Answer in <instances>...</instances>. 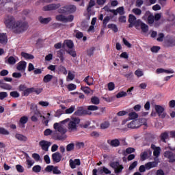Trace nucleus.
<instances>
[{
    "instance_id": "1",
    "label": "nucleus",
    "mask_w": 175,
    "mask_h": 175,
    "mask_svg": "<svg viewBox=\"0 0 175 175\" xmlns=\"http://www.w3.org/2000/svg\"><path fill=\"white\" fill-rule=\"evenodd\" d=\"M5 27L12 29V32H14V33L20 34L28 29V23L23 21H15V18H13V16H7Z\"/></svg>"
},
{
    "instance_id": "2",
    "label": "nucleus",
    "mask_w": 175,
    "mask_h": 175,
    "mask_svg": "<svg viewBox=\"0 0 175 175\" xmlns=\"http://www.w3.org/2000/svg\"><path fill=\"white\" fill-rule=\"evenodd\" d=\"M53 129L55 131L50 130V129H45L43 131V135L44 136H50L52 135V139L53 140L62 141L66 138L65 133H66V129L63 128L62 125H59L58 123L53 124Z\"/></svg>"
},
{
    "instance_id": "3",
    "label": "nucleus",
    "mask_w": 175,
    "mask_h": 175,
    "mask_svg": "<svg viewBox=\"0 0 175 175\" xmlns=\"http://www.w3.org/2000/svg\"><path fill=\"white\" fill-rule=\"evenodd\" d=\"M77 11V7L73 5H68L58 9V13L68 14L75 13Z\"/></svg>"
},
{
    "instance_id": "4",
    "label": "nucleus",
    "mask_w": 175,
    "mask_h": 175,
    "mask_svg": "<svg viewBox=\"0 0 175 175\" xmlns=\"http://www.w3.org/2000/svg\"><path fill=\"white\" fill-rule=\"evenodd\" d=\"M73 15H68V16H66L63 14H58L55 16V20H57V21L62 22L63 23H71L73 21Z\"/></svg>"
},
{
    "instance_id": "5",
    "label": "nucleus",
    "mask_w": 175,
    "mask_h": 175,
    "mask_svg": "<svg viewBox=\"0 0 175 175\" xmlns=\"http://www.w3.org/2000/svg\"><path fill=\"white\" fill-rule=\"evenodd\" d=\"M78 124H80V119L78 118H75L72 119V120H70V122H68V131H77V125H78Z\"/></svg>"
},
{
    "instance_id": "6",
    "label": "nucleus",
    "mask_w": 175,
    "mask_h": 175,
    "mask_svg": "<svg viewBox=\"0 0 175 175\" xmlns=\"http://www.w3.org/2000/svg\"><path fill=\"white\" fill-rule=\"evenodd\" d=\"M154 111L158 114L159 118L164 119L166 118V113H164V108L159 105H154Z\"/></svg>"
},
{
    "instance_id": "7",
    "label": "nucleus",
    "mask_w": 175,
    "mask_h": 175,
    "mask_svg": "<svg viewBox=\"0 0 175 175\" xmlns=\"http://www.w3.org/2000/svg\"><path fill=\"white\" fill-rule=\"evenodd\" d=\"M163 156L165 158L167 159V162L170 163H175V153L171 151H165V153H163Z\"/></svg>"
},
{
    "instance_id": "8",
    "label": "nucleus",
    "mask_w": 175,
    "mask_h": 175,
    "mask_svg": "<svg viewBox=\"0 0 175 175\" xmlns=\"http://www.w3.org/2000/svg\"><path fill=\"white\" fill-rule=\"evenodd\" d=\"M45 172L48 173L52 172L54 175H59L62 174V172L58 170V167L53 165H46Z\"/></svg>"
},
{
    "instance_id": "9",
    "label": "nucleus",
    "mask_w": 175,
    "mask_h": 175,
    "mask_svg": "<svg viewBox=\"0 0 175 175\" xmlns=\"http://www.w3.org/2000/svg\"><path fill=\"white\" fill-rule=\"evenodd\" d=\"M74 115L77 116H89L92 115V112H89L88 110L83 109V107H78V108H77V111L74 113Z\"/></svg>"
},
{
    "instance_id": "10",
    "label": "nucleus",
    "mask_w": 175,
    "mask_h": 175,
    "mask_svg": "<svg viewBox=\"0 0 175 175\" xmlns=\"http://www.w3.org/2000/svg\"><path fill=\"white\" fill-rule=\"evenodd\" d=\"M151 150L146 149L144 150V151L142 152V153L139 154V160L142 161H146L150 157H151Z\"/></svg>"
},
{
    "instance_id": "11",
    "label": "nucleus",
    "mask_w": 175,
    "mask_h": 175,
    "mask_svg": "<svg viewBox=\"0 0 175 175\" xmlns=\"http://www.w3.org/2000/svg\"><path fill=\"white\" fill-rule=\"evenodd\" d=\"M62 5L59 3L57 4H49L45 6H43V11L48 12V11H53V10H57L59 7Z\"/></svg>"
},
{
    "instance_id": "12",
    "label": "nucleus",
    "mask_w": 175,
    "mask_h": 175,
    "mask_svg": "<svg viewBox=\"0 0 175 175\" xmlns=\"http://www.w3.org/2000/svg\"><path fill=\"white\" fill-rule=\"evenodd\" d=\"M92 173L93 175H97L96 173H99L100 174L103 173H105V174H111V171H109V170L105 167H101L98 168V170L93 169Z\"/></svg>"
},
{
    "instance_id": "13",
    "label": "nucleus",
    "mask_w": 175,
    "mask_h": 175,
    "mask_svg": "<svg viewBox=\"0 0 175 175\" xmlns=\"http://www.w3.org/2000/svg\"><path fill=\"white\" fill-rule=\"evenodd\" d=\"M38 146H40V148H42V150L47 152L49 151V148L51 146V142L42 140L38 143Z\"/></svg>"
},
{
    "instance_id": "14",
    "label": "nucleus",
    "mask_w": 175,
    "mask_h": 175,
    "mask_svg": "<svg viewBox=\"0 0 175 175\" xmlns=\"http://www.w3.org/2000/svg\"><path fill=\"white\" fill-rule=\"evenodd\" d=\"M165 46L166 47H174L175 46V38L169 37L165 40Z\"/></svg>"
},
{
    "instance_id": "15",
    "label": "nucleus",
    "mask_w": 175,
    "mask_h": 175,
    "mask_svg": "<svg viewBox=\"0 0 175 175\" xmlns=\"http://www.w3.org/2000/svg\"><path fill=\"white\" fill-rule=\"evenodd\" d=\"M144 126L143 124L136 123V121H131L130 123H128L127 127L130 129H139V126Z\"/></svg>"
},
{
    "instance_id": "16",
    "label": "nucleus",
    "mask_w": 175,
    "mask_h": 175,
    "mask_svg": "<svg viewBox=\"0 0 175 175\" xmlns=\"http://www.w3.org/2000/svg\"><path fill=\"white\" fill-rule=\"evenodd\" d=\"M52 161H53L55 163H59V161H62V154L58 152L52 154Z\"/></svg>"
},
{
    "instance_id": "17",
    "label": "nucleus",
    "mask_w": 175,
    "mask_h": 175,
    "mask_svg": "<svg viewBox=\"0 0 175 175\" xmlns=\"http://www.w3.org/2000/svg\"><path fill=\"white\" fill-rule=\"evenodd\" d=\"M69 163L70 167L72 169L77 168V166H80L81 165L80 159H75V160L70 159Z\"/></svg>"
},
{
    "instance_id": "18",
    "label": "nucleus",
    "mask_w": 175,
    "mask_h": 175,
    "mask_svg": "<svg viewBox=\"0 0 175 175\" xmlns=\"http://www.w3.org/2000/svg\"><path fill=\"white\" fill-rule=\"evenodd\" d=\"M144 18H146L148 19V24L149 25H152V23H154L156 21V18H152V15L150 14V12H146V13H144Z\"/></svg>"
},
{
    "instance_id": "19",
    "label": "nucleus",
    "mask_w": 175,
    "mask_h": 175,
    "mask_svg": "<svg viewBox=\"0 0 175 175\" xmlns=\"http://www.w3.org/2000/svg\"><path fill=\"white\" fill-rule=\"evenodd\" d=\"M151 150H153V156H154V157H159L161 148L157 147L154 144H151Z\"/></svg>"
},
{
    "instance_id": "20",
    "label": "nucleus",
    "mask_w": 175,
    "mask_h": 175,
    "mask_svg": "<svg viewBox=\"0 0 175 175\" xmlns=\"http://www.w3.org/2000/svg\"><path fill=\"white\" fill-rule=\"evenodd\" d=\"M136 26H139L143 33L148 32V25L146 24H144V23L142 22L140 20H138V22H137Z\"/></svg>"
},
{
    "instance_id": "21",
    "label": "nucleus",
    "mask_w": 175,
    "mask_h": 175,
    "mask_svg": "<svg viewBox=\"0 0 175 175\" xmlns=\"http://www.w3.org/2000/svg\"><path fill=\"white\" fill-rule=\"evenodd\" d=\"M107 143L109 144V146L113 148L120 146V140L118 139H111V140L108 139L107 141Z\"/></svg>"
},
{
    "instance_id": "22",
    "label": "nucleus",
    "mask_w": 175,
    "mask_h": 175,
    "mask_svg": "<svg viewBox=\"0 0 175 175\" xmlns=\"http://www.w3.org/2000/svg\"><path fill=\"white\" fill-rule=\"evenodd\" d=\"M27 68V62H19L18 64H17V70L18 71H25V69Z\"/></svg>"
},
{
    "instance_id": "23",
    "label": "nucleus",
    "mask_w": 175,
    "mask_h": 175,
    "mask_svg": "<svg viewBox=\"0 0 175 175\" xmlns=\"http://www.w3.org/2000/svg\"><path fill=\"white\" fill-rule=\"evenodd\" d=\"M36 117L42 118H43V120L46 119L45 116H42V113H40V111H36L35 116H31V118H30V120H31V122H36V121H38V119L36 118Z\"/></svg>"
},
{
    "instance_id": "24",
    "label": "nucleus",
    "mask_w": 175,
    "mask_h": 175,
    "mask_svg": "<svg viewBox=\"0 0 175 175\" xmlns=\"http://www.w3.org/2000/svg\"><path fill=\"white\" fill-rule=\"evenodd\" d=\"M0 88L5 90H12V85L8 83H5L3 81L0 80Z\"/></svg>"
},
{
    "instance_id": "25",
    "label": "nucleus",
    "mask_w": 175,
    "mask_h": 175,
    "mask_svg": "<svg viewBox=\"0 0 175 175\" xmlns=\"http://www.w3.org/2000/svg\"><path fill=\"white\" fill-rule=\"evenodd\" d=\"M98 19L103 21V26H106L109 22V20H111V17L105 16V18H103V14H100Z\"/></svg>"
},
{
    "instance_id": "26",
    "label": "nucleus",
    "mask_w": 175,
    "mask_h": 175,
    "mask_svg": "<svg viewBox=\"0 0 175 175\" xmlns=\"http://www.w3.org/2000/svg\"><path fill=\"white\" fill-rule=\"evenodd\" d=\"M63 46H66V48L72 49L74 47L73 41L70 40H65V41H63Z\"/></svg>"
},
{
    "instance_id": "27",
    "label": "nucleus",
    "mask_w": 175,
    "mask_h": 175,
    "mask_svg": "<svg viewBox=\"0 0 175 175\" xmlns=\"http://www.w3.org/2000/svg\"><path fill=\"white\" fill-rule=\"evenodd\" d=\"M15 139H17V140L23 142H27V137L25 135L19 134V133L15 134Z\"/></svg>"
},
{
    "instance_id": "28",
    "label": "nucleus",
    "mask_w": 175,
    "mask_h": 175,
    "mask_svg": "<svg viewBox=\"0 0 175 175\" xmlns=\"http://www.w3.org/2000/svg\"><path fill=\"white\" fill-rule=\"evenodd\" d=\"M38 21H40V23H42L43 25H46L51 21V18H42V16H40L38 18Z\"/></svg>"
},
{
    "instance_id": "29",
    "label": "nucleus",
    "mask_w": 175,
    "mask_h": 175,
    "mask_svg": "<svg viewBox=\"0 0 175 175\" xmlns=\"http://www.w3.org/2000/svg\"><path fill=\"white\" fill-rule=\"evenodd\" d=\"M7 34L0 33V44L3 45L7 44Z\"/></svg>"
},
{
    "instance_id": "30",
    "label": "nucleus",
    "mask_w": 175,
    "mask_h": 175,
    "mask_svg": "<svg viewBox=\"0 0 175 175\" xmlns=\"http://www.w3.org/2000/svg\"><path fill=\"white\" fill-rule=\"evenodd\" d=\"M20 92H23L22 93V95L23 96H28V95H29L30 94L33 93V88H30L25 90H20Z\"/></svg>"
},
{
    "instance_id": "31",
    "label": "nucleus",
    "mask_w": 175,
    "mask_h": 175,
    "mask_svg": "<svg viewBox=\"0 0 175 175\" xmlns=\"http://www.w3.org/2000/svg\"><path fill=\"white\" fill-rule=\"evenodd\" d=\"M83 82H85L88 86L93 85V78L90 77V76H86L85 79H83Z\"/></svg>"
},
{
    "instance_id": "32",
    "label": "nucleus",
    "mask_w": 175,
    "mask_h": 175,
    "mask_svg": "<svg viewBox=\"0 0 175 175\" xmlns=\"http://www.w3.org/2000/svg\"><path fill=\"white\" fill-rule=\"evenodd\" d=\"M21 56H22V57L25 58V59L30 60V59H34L33 55H31V54L27 53L25 52H22Z\"/></svg>"
},
{
    "instance_id": "33",
    "label": "nucleus",
    "mask_w": 175,
    "mask_h": 175,
    "mask_svg": "<svg viewBox=\"0 0 175 175\" xmlns=\"http://www.w3.org/2000/svg\"><path fill=\"white\" fill-rule=\"evenodd\" d=\"M53 79V76L48 74L44 77H43V83H49L50 81H51V79Z\"/></svg>"
},
{
    "instance_id": "34",
    "label": "nucleus",
    "mask_w": 175,
    "mask_h": 175,
    "mask_svg": "<svg viewBox=\"0 0 175 175\" xmlns=\"http://www.w3.org/2000/svg\"><path fill=\"white\" fill-rule=\"evenodd\" d=\"M104 27H108V29H111L113 32H118V27H116V25L114 24H108L107 26L103 25Z\"/></svg>"
},
{
    "instance_id": "35",
    "label": "nucleus",
    "mask_w": 175,
    "mask_h": 175,
    "mask_svg": "<svg viewBox=\"0 0 175 175\" xmlns=\"http://www.w3.org/2000/svg\"><path fill=\"white\" fill-rule=\"evenodd\" d=\"M143 167H146V170H150L152 167H156V165H154V162H148L146 164H144Z\"/></svg>"
},
{
    "instance_id": "36",
    "label": "nucleus",
    "mask_w": 175,
    "mask_h": 175,
    "mask_svg": "<svg viewBox=\"0 0 175 175\" xmlns=\"http://www.w3.org/2000/svg\"><path fill=\"white\" fill-rule=\"evenodd\" d=\"M131 122H136L137 124H144V126L147 125L146 119H144V118H139L138 120H132Z\"/></svg>"
},
{
    "instance_id": "37",
    "label": "nucleus",
    "mask_w": 175,
    "mask_h": 175,
    "mask_svg": "<svg viewBox=\"0 0 175 175\" xmlns=\"http://www.w3.org/2000/svg\"><path fill=\"white\" fill-rule=\"evenodd\" d=\"M136 22H137V21H136V16H135V15H133V14L129 15L128 23H136Z\"/></svg>"
},
{
    "instance_id": "38",
    "label": "nucleus",
    "mask_w": 175,
    "mask_h": 175,
    "mask_svg": "<svg viewBox=\"0 0 175 175\" xmlns=\"http://www.w3.org/2000/svg\"><path fill=\"white\" fill-rule=\"evenodd\" d=\"M73 146L76 147L77 150L85 148V144L83 142H77V144H73Z\"/></svg>"
},
{
    "instance_id": "39",
    "label": "nucleus",
    "mask_w": 175,
    "mask_h": 175,
    "mask_svg": "<svg viewBox=\"0 0 175 175\" xmlns=\"http://www.w3.org/2000/svg\"><path fill=\"white\" fill-rule=\"evenodd\" d=\"M7 62L8 63V65H15V63H16V60L15 59V57L10 56L8 57Z\"/></svg>"
},
{
    "instance_id": "40",
    "label": "nucleus",
    "mask_w": 175,
    "mask_h": 175,
    "mask_svg": "<svg viewBox=\"0 0 175 175\" xmlns=\"http://www.w3.org/2000/svg\"><path fill=\"white\" fill-rule=\"evenodd\" d=\"M109 167L111 168H116L120 167H123V165H120V163L118 161L109 163Z\"/></svg>"
},
{
    "instance_id": "41",
    "label": "nucleus",
    "mask_w": 175,
    "mask_h": 175,
    "mask_svg": "<svg viewBox=\"0 0 175 175\" xmlns=\"http://www.w3.org/2000/svg\"><path fill=\"white\" fill-rule=\"evenodd\" d=\"M92 104L97 105L100 104V98H98L96 96L92 97L91 99Z\"/></svg>"
},
{
    "instance_id": "42",
    "label": "nucleus",
    "mask_w": 175,
    "mask_h": 175,
    "mask_svg": "<svg viewBox=\"0 0 175 175\" xmlns=\"http://www.w3.org/2000/svg\"><path fill=\"white\" fill-rule=\"evenodd\" d=\"M94 52V47H90V49H86V55L88 57H92Z\"/></svg>"
},
{
    "instance_id": "43",
    "label": "nucleus",
    "mask_w": 175,
    "mask_h": 175,
    "mask_svg": "<svg viewBox=\"0 0 175 175\" xmlns=\"http://www.w3.org/2000/svg\"><path fill=\"white\" fill-rule=\"evenodd\" d=\"M57 57L60 58V62H62L65 60V58L63 57V50L57 51Z\"/></svg>"
},
{
    "instance_id": "44",
    "label": "nucleus",
    "mask_w": 175,
    "mask_h": 175,
    "mask_svg": "<svg viewBox=\"0 0 175 175\" xmlns=\"http://www.w3.org/2000/svg\"><path fill=\"white\" fill-rule=\"evenodd\" d=\"M159 137L161 139V142H163V143H166V139H167V133L165 132L161 133V135H160Z\"/></svg>"
},
{
    "instance_id": "45",
    "label": "nucleus",
    "mask_w": 175,
    "mask_h": 175,
    "mask_svg": "<svg viewBox=\"0 0 175 175\" xmlns=\"http://www.w3.org/2000/svg\"><path fill=\"white\" fill-rule=\"evenodd\" d=\"M28 122V118L27 116H22V118H20V124L24 125L25 124H27V122Z\"/></svg>"
},
{
    "instance_id": "46",
    "label": "nucleus",
    "mask_w": 175,
    "mask_h": 175,
    "mask_svg": "<svg viewBox=\"0 0 175 175\" xmlns=\"http://www.w3.org/2000/svg\"><path fill=\"white\" fill-rule=\"evenodd\" d=\"M128 117L130 118V120L137 119V113H136V112H130L128 113Z\"/></svg>"
},
{
    "instance_id": "47",
    "label": "nucleus",
    "mask_w": 175,
    "mask_h": 175,
    "mask_svg": "<svg viewBox=\"0 0 175 175\" xmlns=\"http://www.w3.org/2000/svg\"><path fill=\"white\" fill-rule=\"evenodd\" d=\"M66 53H68V55H70V56H72V57L73 58L77 57V52L75 51V50L73 49L66 51Z\"/></svg>"
},
{
    "instance_id": "48",
    "label": "nucleus",
    "mask_w": 175,
    "mask_h": 175,
    "mask_svg": "<svg viewBox=\"0 0 175 175\" xmlns=\"http://www.w3.org/2000/svg\"><path fill=\"white\" fill-rule=\"evenodd\" d=\"M58 72H60L63 75L68 74V72H66V68L63 66H58Z\"/></svg>"
},
{
    "instance_id": "49",
    "label": "nucleus",
    "mask_w": 175,
    "mask_h": 175,
    "mask_svg": "<svg viewBox=\"0 0 175 175\" xmlns=\"http://www.w3.org/2000/svg\"><path fill=\"white\" fill-rule=\"evenodd\" d=\"M108 127H109V122L108 121H105L100 125L101 129H108Z\"/></svg>"
},
{
    "instance_id": "50",
    "label": "nucleus",
    "mask_w": 175,
    "mask_h": 175,
    "mask_svg": "<svg viewBox=\"0 0 175 175\" xmlns=\"http://www.w3.org/2000/svg\"><path fill=\"white\" fill-rule=\"evenodd\" d=\"M66 89H68V91H73L77 89V85L73 83H70L68 85H66Z\"/></svg>"
},
{
    "instance_id": "51",
    "label": "nucleus",
    "mask_w": 175,
    "mask_h": 175,
    "mask_svg": "<svg viewBox=\"0 0 175 175\" xmlns=\"http://www.w3.org/2000/svg\"><path fill=\"white\" fill-rule=\"evenodd\" d=\"M128 94V93L122 91L118 92V94H116V98H123L124 96H126V95Z\"/></svg>"
},
{
    "instance_id": "52",
    "label": "nucleus",
    "mask_w": 175,
    "mask_h": 175,
    "mask_svg": "<svg viewBox=\"0 0 175 175\" xmlns=\"http://www.w3.org/2000/svg\"><path fill=\"white\" fill-rule=\"evenodd\" d=\"M73 111H75V106L74 105L70 107V108H68V109H66V110H65V114H71L73 113Z\"/></svg>"
},
{
    "instance_id": "53",
    "label": "nucleus",
    "mask_w": 175,
    "mask_h": 175,
    "mask_svg": "<svg viewBox=\"0 0 175 175\" xmlns=\"http://www.w3.org/2000/svg\"><path fill=\"white\" fill-rule=\"evenodd\" d=\"M41 170H42V167H40V165H35L33 166V167H31V171H33L35 173H38Z\"/></svg>"
},
{
    "instance_id": "54",
    "label": "nucleus",
    "mask_w": 175,
    "mask_h": 175,
    "mask_svg": "<svg viewBox=\"0 0 175 175\" xmlns=\"http://www.w3.org/2000/svg\"><path fill=\"white\" fill-rule=\"evenodd\" d=\"M10 97L17 98L20 97V94L16 91L10 92Z\"/></svg>"
},
{
    "instance_id": "55",
    "label": "nucleus",
    "mask_w": 175,
    "mask_h": 175,
    "mask_svg": "<svg viewBox=\"0 0 175 175\" xmlns=\"http://www.w3.org/2000/svg\"><path fill=\"white\" fill-rule=\"evenodd\" d=\"M76 147L73 146V144H68V145H66V148L65 149H66V152H70L72 151Z\"/></svg>"
},
{
    "instance_id": "56",
    "label": "nucleus",
    "mask_w": 175,
    "mask_h": 175,
    "mask_svg": "<svg viewBox=\"0 0 175 175\" xmlns=\"http://www.w3.org/2000/svg\"><path fill=\"white\" fill-rule=\"evenodd\" d=\"M131 12H133V14H134L136 16L141 15V10L139 8H133Z\"/></svg>"
},
{
    "instance_id": "57",
    "label": "nucleus",
    "mask_w": 175,
    "mask_h": 175,
    "mask_svg": "<svg viewBox=\"0 0 175 175\" xmlns=\"http://www.w3.org/2000/svg\"><path fill=\"white\" fill-rule=\"evenodd\" d=\"M115 11L120 13V16L124 15V8L123 7H119L118 8H116Z\"/></svg>"
},
{
    "instance_id": "58",
    "label": "nucleus",
    "mask_w": 175,
    "mask_h": 175,
    "mask_svg": "<svg viewBox=\"0 0 175 175\" xmlns=\"http://www.w3.org/2000/svg\"><path fill=\"white\" fill-rule=\"evenodd\" d=\"M10 133L3 127H0V135H8Z\"/></svg>"
},
{
    "instance_id": "59",
    "label": "nucleus",
    "mask_w": 175,
    "mask_h": 175,
    "mask_svg": "<svg viewBox=\"0 0 175 175\" xmlns=\"http://www.w3.org/2000/svg\"><path fill=\"white\" fill-rule=\"evenodd\" d=\"M160 49L161 48L158 46H153V47H151L150 51L151 53H157L158 51H159Z\"/></svg>"
},
{
    "instance_id": "60",
    "label": "nucleus",
    "mask_w": 175,
    "mask_h": 175,
    "mask_svg": "<svg viewBox=\"0 0 175 175\" xmlns=\"http://www.w3.org/2000/svg\"><path fill=\"white\" fill-rule=\"evenodd\" d=\"M137 165V161H134L131 163V164H130V167H128V170H130V171L133 170L136 167Z\"/></svg>"
},
{
    "instance_id": "61",
    "label": "nucleus",
    "mask_w": 175,
    "mask_h": 175,
    "mask_svg": "<svg viewBox=\"0 0 175 175\" xmlns=\"http://www.w3.org/2000/svg\"><path fill=\"white\" fill-rule=\"evenodd\" d=\"M93 6H94V1L90 0V2L88 3V7L86 8V11L90 12V9H92Z\"/></svg>"
},
{
    "instance_id": "62",
    "label": "nucleus",
    "mask_w": 175,
    "mask_h": 175,
    "mask_svg": "<svg viewBox=\"0 0 175 175\" xmlns=\"http://www.w3.org/2000/svg\"><path fill=\"white\" fill-rule=\"evenodd\" d=\"M86 109H88L90 111H94L98 110V107L95 105H90L88 107V108H86Z\"/></svg>"
},
{
    "instance_id": "63",
    "label": "nucleus",
    "mask_w": 175,
    "mask_h": 175,
    "mask_svg": "<svg viewBox=\"0 0 175 175\" xmlns=\"http://www.w3.org/2000/svg\"><path fill=\"white\" fill-rule=\"evenodd\" d=\"M8 96L7 92H0V100H3Z\"/></svg>"
},
{
    "instance_id": "64",
    "label": "nucleus",
    "mask_w": 175,
    "mask_h": 175,
    "mask_svg": "<svg viewBox=\"0 0 175 175\" xmlns=\"http://www.w3.org/2000/svg\"><path fill=\"white\" fill-rule=\"evenodd\" d=\"M114 90V83L113 82L108 83V91H113Z\"/></svg>"
}]
</instances>
